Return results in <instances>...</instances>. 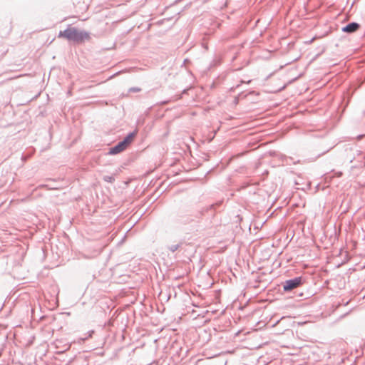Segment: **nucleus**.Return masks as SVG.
<instances>
[{
    "label": "nucleus",
    "instance_id": "nucleus-1",
    "mask_svg": "<svg viewBox=\"0 0 365 365\" xmlns=\"http://www.w3.org/2000/svg\"><path fill=\"white\" fill-rule=\"evenodd\" d=\"M58 37L66 38L69 41L76 43L83 42L90 38V34L85 31H80L76 27L68 26L66 29L61 31Z\"/></svg>",
    "mask_w": 365,
    "mask_h": 365
},
{
    "label": "nucleus",
    "instance_id": "nucleus-2",
    "mask_svg": "<svg viewBox=\"0 0 365 365\" xmlns=\"http://www.w3.org/2000/svg\"><path fill=\"white\" fill-rule=\"evenodd\" d=\"M304 283V279L302 277H297L290 279H287L282 283L283 291L284 292H290L294 289L301 287Z\"/></svg>",
    "mask_w": 365,
    "mask_h": 365
},
{
    "label": "nucleus",
    "instance_id": "nucleus-3",
    "mask_svg": "<svg viewBox=\"0 0 365 365\" xmlns=\"http://www.w3.org/2000/svg\"><path fill=\"white\" fill-rule=\"evenodd\" d=\"M222 203V201H218L216 203L212 204L209 206L202 207L198 215L196 216V217H201L202 215H204L206 212H211V215H215V211L217 207H220Z\"/></svg>",
    "mask_w": 365,
    "mask_h": 365
},
{
    "label": "nucleus",
    "instance_id": "nucleus-4",
    "mask_svg": "<svg viewBox=\"0 0 365 365\" xmlns=\"http://www.w3.org/2000/svg\"><path fill=\"white\" fill-rule=\"evenodd\" d=\"M360 27V25L356 22H351L344 26L341 30L344 33L352 34L356 31Z\"/></svg>",
    "mask_w": 365,
    "mask_h": 365
},
{
    "label": "nucleus",
    "instance_id": "nucleus-5",
    "mask_svg": "<svg viewBox=\"0 0 365 365\" xmlns=\"http://www.w3.org/2000/svg\"><path fill=\"white\" fill-rule=\"evenodd\" d=\"M126 148L124 146V145L122 143L121 141L118 142L115 145L110 148L108 154L109 155H117L123 150H125Z\"/></svg>",
    "mask_w": 365,
    "mask_h": 365
},
{
    "label": "nucleus",
    "instance_id": "nucleus-6",
    "mask_svg": "<svg viewBox=\"0 0 365 365\" xmlns=\"http://www.w3.org/2000/svg\"><path fill=\"white\" fill-rule=\"evenodd\" d=\"M137 135V131L135 130L128 133L122 140V143L127 148L134 140L135 136Z\"/></svg>",
    "mask_w": 365,
    "mask_h": 365
},
{
    "label": "nucleus",
    "instance_id": "nucleus-7",
    "mask_svg": "<svg viewBox=\"0 0 365 365\" xmlns=\"http://www.w3.org/2000/svg\"><path fill=\"white\" fill-rule=\"evenodd\" d=\"M183 244H184V242L183 241H180V242H179L177 244L170 245L167 246V249L170 252L174 253L178 249L181 248Z\"/></svg>",
    "mask_w": 365,
    "mask_h": 365
},
{
    "label": "nucleus",
    "instance_id": "nucleus-8",
    "mask_svg": "<svg viewBox=\"0 0 365 365\" xmlns=\"http://www.w3.org/2000/svg\"><path fill=\"white\" fill-rule=\"evenodd\" d=\"M103 180H104V181H106V182H110V183H112V182H114L115 178H114V177H113V176H112V175H104V176H103Z\"/></svg>",
    "mask_w": 365,
    "mask_h": 365
},
{
    "label": "nucleus",
    "instance_id": "nucleus-9",
    "mask_svg": "<svg viewBox=\"0 0 365 365\" xmlns=\"http://www.w3.org/2000/svg\"><path fill=\"white\" fill-rule=\"evenodd\" d=\"M140 91H141V89L138 87H132L129 89V92H133V93L139 92Z\"/></svg>",
    "mask_w": 365,
    "mask_h": 365
},
{
    "label": "nucleus",
    "instance_id": "nucleus-10",
    "mask_svg": "<svg viewBox=\"0 0 365 365\" xmlns=\"http://www.w3.org/2000/svg\"><path fill=\"white\" fill-rule=\"evenodd\" d=\"M187 91H188V89H184V90L182 91V94L179 96V97L178 98V99H180V98H182V94H185V93H187Z\"/></svg>",
    "mask_w": 365,
    "mask_h": 365
},
{
    "label": "nucleus",
    "instance_id": "nucleus-11",
    "mask_svg": "<svg viewBox=\"0 0 365 365\" xmlns=\"http://www.w3.org/2000/svg\"><path fill=\"white\" fill-rule=\"evenodd\" d=\"M364 114H365V110H364Z\"/></svg>",
    "mask_w": 365,
    "mask_h": 365
}]
</instances>
